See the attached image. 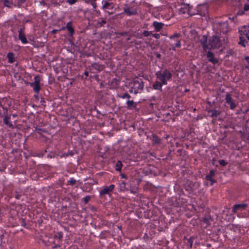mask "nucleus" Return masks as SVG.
Segmentation results:
<instances>
[{"mask_svg": "<svg viewBox=\"0 0 249 249\" xmlns=\"http://www.w3.org/2000/svg\"><path fill=\"white\" fill-rule=\"evenodd\" d=\"M21 196V194H18V193L16 192V195L15 196V198L16 199H19L20 198Z\"/></svg>", "mask_w": 249, "mask_h": 249, "instance_id": "nucleus-64", "label": "nucleus"}, {"mask_svg": "<svg viewBox=\"0 0 249 249\" xmlns=\"http://www.w3.org/2000/svg\"><path fill=\"white\" fill-rule=\"evenodd\" d=\"M226 102L229 104L230 108L231 109H233V102L232 101L231 95L229 93H227L225 97Z\"/></svg>", "mask_w": 249, "mask_h": 249, "instance_id": "nucleus-20", "label": "nucleus"}, {"mask_svg": "<svg viewBox=\"0 0 249 249\" xmlns=\"http://www.w3.org/2000/svg\"><path fill=\"white\" fill-rule=\"evenodd\" d=\"M215 171L214 170H211L208 175L206 176L205 178L207 180L211 182V185H213V183L216 182V180L213 178L215 176Z\"/></svg>", "mask_w": 249, "mask_h": 249, "instance_id": "nucleus-13", "label": "nucleus"}, {"mask_svg": "<svg viewBox=\"0 0 249 249\" xmlns=\"http://www.w3.org/2000/svg\"><path fill=\"white\" fill-rule=\"evenodd\" d=\"M162 78L168 79V80H170L172 77V74L171 72L167 69H165L163 72H162Z\"/></svg>", "mask_w": 249, "mask_h": 249, "instance_id": "nucleus-21", "label": "nucleus"}, {"mask_svg": "<svg viewBox=\"0 0 249 249\" xmlns=\"http://www.w3.org/2000/svg\"><path fill=\"white\" fill-rule=\"evenodd\" d=\"M196 237L192 236L190 237L189 239H187V238L186 236H185L184 237V240H187V243L189 244L190 248H192L193 240L196 239Z\"/></svg>", "mask_w": 249, "mask_h": 249, "instance_id": "nucleus-29", "label": "nucleus"}, {"mask_svg": "<svg viewBox=\"0 0 249 249\" xmlns=\"http://www.w3.org/2000/svg\"><path fill=\"white\" fill-rule=\"evenodd\" d=\"M12 105V99L9 97L0 98V107L3 111H9L10 107Z\"/></svg>", "mask_w": 249, "mask_h": 249, "instance_id": "nucleus-5", "label": "nucleus"}, {"mask_svg": "<svg viewBox=\"0 0 249 249\" xmlns=\"http://www.w3.org/2000/svg\"><path fill=\"white\" fill-rule=\"evenodd\" d=\"M7 57L8 59V62L10 63H14L16 59L14 57V54L13 53L9 52L7 53Z\"/></svg>", "mask_w": 249, "mask_h": 249, "instance_id": "nucleus-24", "label": "nucleus"}, {"mask_svg": "<svg viewBox=\"0 0 249 249\" xmlns=\"http://www.w3.org/2000/svg\"><path fill=\"white\" fill-rule=\"evenodd\" d=\"M62 199H63V201H65L66 202H70V201H71V198L68 197V196H65L64 198H63Z\"/></svg>", "mask_w": 249, "mask_h": 249, "instance_id": "nucleus-55", "label": "nucleus"}, {"mask_svg": "<svg viewBox=\"0 0 249 249\" xmlns=\"http://www.w3.org/2000/svg\"><path fill=\"white\" fill-rule=\"evenodd\" d=\"M57 154L54 152L53 151H51L47 155V157L49 158H54L56 157Z\"/></svg>", "mask_w": 249, "mask_h": 249, "instance_id": "nucleus-39", "label": "nucleus"}, {"mask_svg": "<svg viewBox=\"0 0 249 249\" xmlns=\"http://www.w3.org/2000/svg\"><path fill=\"white\" fill-rule=\"evenodd\" d=\"M152 25L156 32L160 31L164 25L163 23L157 21H154Z\"/></svg>", "mask_w": 249, "mask_h": 249, "instance_id": "nucleus-22", "label": "nucleus"}, {"mask_svg": "<svg viewBox=\"0 0 249 249\" xmlns=\"http://www.w3.org/2000/svg\"><path fill=\"white\" fill-rule=\"evenodd\" d=\"M78 0H67V2L71 5H72L78 1Z\"/></svg>", "mask_w": 249, "mask_h": 249, "instance_id": "nucleus-54", "label": "nucleus"}, {"mask_svg": "<svg viewBox=\"0 0 249 249\" xmlns=\"http://www.w3.org/2000/svg\"><path fill=\"white\" fill-rule=\"evenodd\" d=\"M109 233V231H104L102 232H101L99 235V238L100 239H106Z\"/></svg>", "mask_w": 249, "mask_h": 249, "instance_id": "nucleus-28", "label": "nucleus"}, {"mask_svg": "<svg viewBox=\"0 0 249 249\" xmlns=\"http://www.w3.org/2000/svg\"><path fill=\"white\" fill-rule=\"evenodd\" d=\"M209 48L208 50L218 49L222 46V41L216 36H213L209 39Z\"/></svg>", "mask_w": 249, "mask_h": 249, "instance_id": "nucleus-3", "label": "nucleus"}, {"mask_svg": "<svg viewBox=\"0 0 249 249\" xmlns=\"http://www.w3.org/2000/svg\"><path fill=\"white\" fill-rule=\"evenodd\" d=\"M114 188V185L111 184L108 186H106L100 192V195L101 196L105 195H108Z\"/></svg>", "mask_w": 249, "mask_h": 249, "instance_id": "nucleus-12", "label": "nucleus"}, {"mask_svg": "<svg viewBox=\"0 0 249 249\" xmlns=\"http://www.w3.org/2000/svg\"><path fill=\"white\" fill-rule=\"evenodd\" d=\"M141 44H142L141 41L136 42L135 43V46L137 49L141 48Z\"/></svg>", "mask_w": 249, "mask_h": 249, "instance_id": "nucleus-48", "label": "nucleus"}, {"mask_svg": "<svg viewBox=\"0 0 249 249\" xmlns=\"http://www.w3.org/2000/svg\"><path fill=\"white\" fill-rule=\"evenodd\" d=\"M19 221L21 224V225L24 227H26L27 224L25 222V219L22 218L19 219Z\"/></svg>", "mask_w": 249, "mask_h": 249, "instance_id": "nucleus-40", "label": "nucleus"}, {"mask_svg": "<svg viewBox=\"0 0 249 249\" xmlns=\"http://www.w3.org/2000/svg\"><path fill=\"white\" fill-rule=\"evenodd\" d=\"M208 112L209 113H211V117L212 118H216L220 114V112L215 109H210Z\"/></svg>", "mask_w": 249, "mask_h": 249, "instance_id": "nucleus-26", "label": "nucleus"}, {"mask_svg": "<svg viewBox=\"0 0 249 249\" xmlns=\"http://www.w3.org/2000/svg\"><path fill=\"white\" fill-rule=\"evenodd\" d=\"M40 102L41 103L42 106H43L44 107H46V105L44 104V103H45V99L44 98H41Z\"/></svg>", "mask_w": 249, "mask_h": 249, "instance_id": "nucleus-59", "label": "nucleus"}, {"mask_svg": "<svg viewBox=\"0 0 249 249\" xmlns=\"http://www.w3.org/2000/svg\"><path fill=\"white\" fill-rule=\"evenodd\" d=\"M180 36H181V34L180 33H175L174 35L171 36H170V39H173V38H178V37H179Z\"/></svg>", "mask_w": 249, "mask_h": 249, "instance_id": "nucleus-41", "label": "nucleus"}, {"mask_svg": "<svg viewBox=\"0 0 249 249\" xmlns=\"http://www.w3.org/2000/svg\"><path fill=\"white\" fill-rule=\"evenodd\" d=\"M90 3L93 6V8L94 9H96L97 8V4H96V3L94 1H90Z\"/></svg>", "mask_w": 249, "mask_h": 249, "instance_id": "nucleus-60", "label": "nucleus"}, {"mask_svg": "<svg viewBox=\"0 0 249 249\" xmlns=\"http://www.w3.org/2000/svg\"><path fill=\"white\" fill-rule=\"evenodd\" d=\"M127 104V107L128 109H131L132 107H136L137 103L134 102L133 100H128L126 102Z\"/></svg>", "mask_w": 249, "mask_h": 249, "instance_id": "nucleus-27", "label": "nucleus"}, {"mask_svg": "<svg viewBox=\"0 0 249 249\" xmlns=\"http://www.w3.org/2000/svg\"><path fill=\"white\" fill-rule=\"evenodd\" d=\"M219 164L222 166H226L227 164H228V162H226L225 160H219Z\"/></svg>", "mask_w": 249, "mask_h": 249, "instance_id": "nucleus-44", "label": "nucleus"}, {"mask_svg": "<svg viewBox=\"0 0 249 249\" xmlns=\"http://www.w3.org/2000/svg\"><path fill=\"white\" fill-rule=\"evenodd\" d=\"M199 42L202 46L203 50L205 52L207 51L209 48V43H207V36H203L200 39Z\"/></svg>", "mask_w": 249, "mask_h": 249, "instance_id": "nucleus-15", "label": "nucleus"}, {"mask_svg": "<svg viewBox=\"0 0 249 249\" xmlns=\"http://www.w3.org/2000/svg\"><path fill=\"white\" fill-rule=\"evenodd\" d=\"M120 187L121 190L124 191L126 189V183L124 181H123L120 183Z\"/></svg>", "mask_w": 249, "mask_h": 249, "instance_id": "nucleus-46", "label": "nucleus"}, {"mask_svg": "<svg viewBox=\"0 0 249 249\" xmlns=\"http://www.w3.org/2000/svg\"><path fill=\"white\" fill-rule=\"evenodd\" d=\"M100 19H101V20L98 21L97 23V25L99 27H101L107 23V21L105 19H103V18H100Z\"/></svg>", "mask_w": 249, "mask_h": 249, "instance_id": "nucleus-37", "label": "nucleus"}, {"mask_svg": "<svg viewBox=\"0 0 249 249\" xmlns=\"http://www.w3.org/2000/svg\"><path fill=\"white\" fill-rule=\"evenodd\" d=\"M113 8V3L112 2H109L106 1L102 6V9L105 10L107 9H112Z\"/></svg>", "mask_w": 249, "mask_h": 249, "instance_id": "nucleus-25", "label": "nucleus"}, {"mask_svg": "<svg viewBox=\"0 0 249 249\" xmlns=\"http://www.w3.org/2000/svg\"><path fill=\"white\" fill-rule=\"evenodd\" d=\"M18 1V5L17 6L18 7H20L22 4L25 2V0H17Z\"/></svg>", "mask_w": 249, "mask_h": 249, "instance_id": "nucleus-49", "label": "nucleus"}, {"mask_svg": "<svg viewBox=\"0 0 249 249\" xmlns=\"http://www.w3.org/2000/svg\"><path fill=\"white\" fill-rule=\"evenodd\" d=\"M1 1L5 7H11L13 5L12 1L11 0H1Z\"/></svg>", "mask_w": 249, "mask_h": 249, "instance_id": "nucleus-31", "label": "nucleus"}, {"mask_svg": "<svg viewBox=\"0 0 249 249\" xmlns=\"http://www.w3.org/2000/svg\"><path fill=\"white\" fill-rule=\"evenodd\" d=\"M120 84V81L118 79H117L116 78H114L112 79V81L111 82V86L113 88H117L118 86H119Z\"/></svg>", "mask_w": 249, "mask_h": 249, "instance_id": "nucleus-30", "label": "nucleus"}, {"mask_svg": "<svg viewBox=\"0 0 249 249\" xmlns=\"http://www.w3.org/2000/svg\"><path fill=\"white\" fill-rule=\"evenodd\" d=\"M160 80L161 81V84H162V85H167L168 79H164V78H160Z\"/></svg>", "mask_w": 249, "mask_h": 249, "instance_id": "nucleus-51", "label": "nucleus"}, {"mask_svg": "<svg viewBox=\"0 0 249 249\" xmlns=\"http://www.w3.org/2000/svg\"><path fill=\"white\" fill-rule=\"evenodd\" d=\"M175 47L177 48H180L181 47L180 41L179 40H177L175 44Z\"/></svg>", "mask_w": 249, "mask_h": 249, "instance_id": "nucleus-56", "label": "nucleus"}, {"mask_svg": "<svg viewBox=\"0 0 249 249\" xmlns=\"http://www.w3.org/2000/svg\"><path fill=\"white\" fill-rule=\"evenodd\" d=\"M154 54L156 55V57L159 59L161 58V54L159 53L158 52H154Z\"/></svg>", "mask_w": 249, "mask_h": 249, "instance_id": "nucleus-62", "label": "nucleus"}, {"mask_svg": "<svg viewBox=\"0 0 249 249\" xmlns=\"http://www.w3.org/2000/svg\"><path fill=\"white\" fill-rule=\"evenodd\" d=\"M24 29L25 27L23 26L22 28H21L18 30V38L21 40L22 43L26 44L28 43V40L25 36V35L23 33Z\"/></svg>", "mask_w": 249, "mask_h": 249, "instance_id": "nucleus-11", "label": "nucleus"}, {"mask_svg": "<svg viewBox=\"0 0 249 249\" xmlns=\"http://www.w3.org/2000/svg\"><path fill=\"white\" fill-rule=\"evenodd\" d=\"M74 155V152L73 150H69L67 153H63L60 156V158L67 157L69 156H73Z\"/></svg>", "mask_w": 249, "mask_h": 249, "instance_id": "nucleus-33", "label": "nucleus"}, {"mask_svg": "<svg viewBox=\"0 0 249 249\" xmlns=\"http://www.w3.org/2000/svg\"><path fill=\"white\" fill-rule=\"evenodd\" d=\"M152 35L153 36H154L156 39H159L160 37V34H157V33H155V34H152Z\"/></svg>", "mask_w": 249, "mask_h": 249, "instance_id": "nucleus-58", "label": "nucleus"}, {"mask_svg": "<svg viewBox=\"0 0 249 249\" xmlns=\"http://www.w3.org/2000/svg\"><path fill=\"white\" fill-rule=\"evenodd\" d=\"M118 96L120 98L123 99L126 98L129 99V98H131L130 95L128 93L126 92L123 93L122 95H118Z\"/></svg>", "mask_w": 249, "mask_h": 249, "instance_id": "nucleus-38", "label": "nucleus"}, {"mask_svg": "<svg viewBox=\"0 0 249 249\" xmlns=\"http://www.w3.org/2000/svg\"><path fill=\"white\" fill-rule=\"evenodd\" d=\"M239 32L241 36H239L240 41L238 44L244 47L249 46V26H243Z\"/></svg>", "mask_w": 249, "mask_h": 249, "instance_id": "nucleus-1", "label": "nucleus"}, {"mask_svg": "<svg viewBox=\"0 0 249 249\" xmlns=\"http://www.w3.org/2000/svg\"><path fill=\"white\" fill-rule=\"evenodd\" d=\"M197 14L202 17H204L208 13V7L206 5H198L197 7Z\"/></svg>", "mask_w": 249, "mask_h": 249, "instance_id": "nucleus-9", "label": "nucleus"}, {"mask_svg": "<svg viewBox=\"0 0 249 249\" xmlns=\"http://www.w3.org/2000/svg\"><path fill=\"white\" fill-rule=\"evenodd\" d=\"M135 88L140 90H142L144 87V82L141 78H136L133 81Z\"/></svg>", "mask_w": 249, "mask_h": 249, "instance_id": "nucleus-10", "label": "nucleus"}, {"mask_svg": "<svg viewBox=\"0 0 249 249\" xmlns=\"http://www.w3.org/2000/svg\"><path fill=\"white\" fill-rule=\"evenodd\" d=\"M145 135L148 139H150L154 145H160L161 144V140L156 134L152 132L147 133L145 132Z\"/></svg>", "mask_w": 249, "mask_h": 249, "instance_id": "nucleus-8", "label": "nucleus"}, {"mask_svg": "<svg viewBox=\"0 0 249 249\" xmlns=\"http://www.w3.org/2000/svg\"><path fill=\"white\" fill-rule=\"evenodd\" d=\"M242 137L244 141H249V135L248 134L244 133L242 135Z\"/></svg>", "mask_w": 249, "mask_h": 249, "instance_id": "nucleus-47", "label": "nucleus"}, {"mask_svg": "<svg viewBox=\"0 0 249 249\" xmlns=\"http://www.w3.org/2000/svg\"><path fill=\"white\" fill-rule=\"evenodd\" d=\"M77 183H79V181H77L73 178H71L68 181L67 185L74 186L76 185Z\"/></svg>", "mask_w": 249, "mask_h": 249, "instance_id": "nucleus-34", "label": "nucleus"}, {"mask_svg": "<svg viewBox=\"0 0 249 249\" xmlns=\"http://www.w3.org/2000/svg\"><path fill=\"white\" fill-rule=\"evenodd\" d=\"M142 36L144 37H147L150 35H152V33L151 32L148 31H144L142 33Z\"/></svg>", "mask_w": 249, "mask_h": 249, "instance_id": "nucleus-42", "label": "nucleus"}, {"mask_svg": "<svg viewBox=\"0 0 249 249\" xmlns=\"http://www.w3.org/2000/svg\"><path fill=\"white\" fill-rule=\"evenodd\" d=\"M123 164L120 160H118L115 165V170L117 171H120L122 169Z\"/></svg>", "mask_w": 249, "mask_h": 249, "instance_id": "nucleus-35", "label": "nucleus"}, {"mask_svg": "<svg viewBox=\"0 0 249 249\" xmlns=\"http://www.w3.org/2000/svg\"><path fill=\"white\" fill-rule=\"evenodd\" d=\"M35 81L34 82H25L26 85H29L33 88L35 92L39 93L40 90V83L41 77L39 75H36L34 77Z\"/></svg>", "mask_w": 249, "mask_h": 249, "instance_id": "nucleus-6", "label": "nucleus"}, {"mask_svg": "<svg viewBox=\"0 0 249 249\" xmlns=\"http://www.w3.org/2000/svg\"><path fill=\"white\" fill-rule=\"evenodd\" d=\"M12 113L9 111H3L2 112L0 110V117L3 118V123L6 126L9 128H14V124L10 121Z\"/></svg>", "mask_w": 249, "mask_h": 249, "instance_id": "nucleus-4", "label": "nucleus"}, {"mask_svg": "<svg viewBox=\"0 0 249 249\" xmlns=\"http://www.w3.org/2000/svg\"><path fill=\"white\" fill-rule=\"evenodd\" d=\"M114 34H115L116 35H120L121 36H124L127 35L128 33L126 32H115Z\"/></svg>", "mask_w": 249, "mask_h": 249, "instance_id": "nucleus-45", "label": "nucleus"}, {"mask_svg": "<svg viewBox=\"0 0 249 249\" xmlns=\"http://www.w3.org/2000/svg\"><path fill=\"white\" fill-rule=\"evenodd\" d=\"M200 187L199 182H193V181L187 179L184 184V189L189 194H192L194 191L198 189Z\"/></svg>", "mask_w": 249, "mask_h": 249, "instance_id": "nucleus-2", "label": "nucleus"}, {"mask_svg": "<svg viewBox=\"0 0 249 249\" xmlns=\"http://www.w3.org/2000/svg\"><path fill=\"white\" fill-rule=\"evenodd\" d=\"M93 77L95 78V79L97 81V82H98V83L100 82L101 80H100L98 75L96 74V75H94Z\"/></svg>", "mask_w": 249, "mask_h": 249, "instance_id": "nucleus-57", "label": "nucleus"}, {"mask_svg": "<svg viewBox=\"0 0 249 249\" xmlns=\"http://www.w3.org/2000/svg\"><path fill=\"white\" fill-rule=\"evenodd\" d=\"M162 84H161V82L156 81L153 85V89L156 90H159L160 91H162Z\"/></svg>", "mask_w": 249, "mask_h": 249, "instance_id": "nucleus-23", "label": "nucleus"}, {"mask_svg": "<svg viewBox=\"0 0 249 249\" xmlns=\"http://www.w3.org/2000/svg\"><path fill=\"white\" fill-rule=\"evenodd\" d=\"M124 13L128 16L136 15L138 14L137 11L136 9H130V8L127 7L124 8Z\"/></svg>", "mask_w": 249, "mask_h": 249, "instance_id": "nucleus-18", "label": "nucleus"}, {"mask_svg": "<svg viewBox=\"0 0 249 249\" xmlns=\"http://www.w3.org/2000/svg\"><path fill=\"white\" fill-rule=\"evenodd\" d=\"M156 75L159 80L160 79V78H162V73L160 72V71L156 72Z\"/></svg>", "mask_w": 249, "mask_h": 249, "instance_id": "nucleus-50", "label": "nucleus"}, {"mask_svg": "<svg viewBox=\"0 0 249 249\" xmlns=\"http://www.w3.org/2000/svg\"><path fill=\"white\" fill-rule=\"evenodd\" d=\"M91 197L89 196H87L84 198H83V200L84 201V203L85 204H87L89 201L90 200Z\"/></svg>", "mask_w": 249, "mask_h": 249, "instance_id": "nucleus-43", "label": "nucleus"}, {"mask_svg": "<svg viewBox=\"0 0 249 249\" xmlns=\"http://www.w3.org/2000/svg\"><path fill=\"white\" fill-rule=\"evenodd\" d=\"M84 75H85V77H84V76L82 75L81 76V78L82 79H87V77L89 76V72L87 71H86L84 73Z\"/></svg>", "mask_w": 249, "mask_h": 249, "instance_id": "nucleus-52", "label": "nucleus"}, {"mask_svg": "<svg viewBox=\"0 0 249 249\" xmlns=\"http://www.w3.org/2000/svg\"><path fill=\"white\" fill-rule=\"evenodd\" d=\"M244 59L246 61L248 66H246V68H249V56H245Z\"/></svg>", "mask_w": 249, "mask_h": 249, "instance_id": "nucleus-53", "label": "nucleus"}, {"mask_svg": "<svg viewBox=\"0 0 249 249\" xmlns=\"http://www.w3.org/2000/svg\"><path fill=\"white\" fill-rule=\"evenodd\" d=\"M207 57L208 58L209 61L212 62L213 64H215L218 63L217 59L214 58V54L212 52L208 51L207 54Z\"/></svg>", "mask_w": 249, "mask_h": 249, "instance_id": "nucleus-19", "label": "nucleus"}, {"mask_svg": "<svg viewBox=\"0 0 249 249\" xmlns=\"http://www.w3.org/2000/svg\"><path fill=\"white\" fill-rule=\"evenodd\" d=\"M60 30H62L61 29H58V30L53 29V30H52V34H55L56 33H57L58 32L60 31Z\"/></svg>", "mask_w": 249, "mask_h": 249, "instance_id": "nucleus-63", "label": "nucleus"}, {"mask_svg": "<svg viewBox=\"0 0 249 249\" xmlns=\"http://www.w3.org/2000/svg\"><path fill=\"white\" fill-rule=\"evenodd\" d=\"M63 232L62 231L57 232L54 235V238L58 240V242L62 240L63 238Z\"/></svg>", "mask_w": 249, "mask_h": 249, "instance_id": "nucleus-32", "label": "nucleus"}, {"mask_svg": "<svg viewBox=\"0 0 249 249\" xmlns=\"http://www.w3.org/2000/svg\"><path fill=\"white\" fill-rule=\"evenodd\" d=\"M217 28L221 33L226 35V37L227 38V35L228 32L231 31V29H230L228 21L219 22L216 23Z\"/></svg>", "mask_w": 249, "mask_h": 249, "instance_id": "nucleus-7", "label": "nucleus"}, {"mask_svg": "<svg viewBox=\"0 0 249 249\" xmlns=\"http://www.w3.org/2000/svg\"><path fill=\"white\" fill-rule=\"evenodd\" d=\"M248 207V204L246 203H241L234 205V213H237L239 212L245 210Z\"/></svg>", "mask_w": 249, "mask_h": 249, "instance_id": "nucleus-14", "label": "nucleus"}, {"mask_svg": "<svg viewBox=\"0 0 249 249\" xmlns=\"http://www.w3.org/2000/svg\"><path fill=\"white\" fill-rule=\"evenodd\" d=\"M91 68L96 71V72H100L103 71L105 68L104 65L100 64L98 63H93L91 65Z\"/></svg>", "mask_w": 249, "mask_h": 249, "instance_id": "nucleus-17", "label": "nucleus"}, {"mask_svg": "<svg viewBox=\"0 0 249 249\" xmlns=\"http://www.w3.org/2000/svg\"><path fill=\"white\" fill-rule=\"evenodd\" d=\"M244 10L246 11L249 10V4H245L244 6Z\"/></svg>", "mask_w": 249, "mask_h": 249, "instance_id": "nucleus-61", "label": "nucleus"}, {"mask_svg": "<svg viewBox=\"0 0 249 249\" xmlns=\"http://www.w3.org/2000/svg\"><path fill=\"white\" fill-rule=\"evenodd\" d=\"M211 219V216L210 215H206L205 217L203 218L202 221L207 224V225L210 224V221Z\"/></svg>", "mask_w": 249, "mask_h": 249, "instance_id": "nucleus-36", "label": "nucleus"}, {"mask_svg": "<svg viewBox=\"0 0 249 249\" xmlns=\"http://www.w3.org/2000/svg\"><path fill=\"white\" fill-rule=\"evenodd\" d=\"M66 29H67L69 32V36H72L74 33V30L72 27V23L71 21L69 22L67 24L66 27H62L61 30H64Z\"/></svg>", "mask_w": 249, "mask_h": 249, "instance_id": "nucleus-16", "label": "nucleus"}]
</instances>
